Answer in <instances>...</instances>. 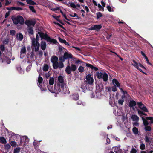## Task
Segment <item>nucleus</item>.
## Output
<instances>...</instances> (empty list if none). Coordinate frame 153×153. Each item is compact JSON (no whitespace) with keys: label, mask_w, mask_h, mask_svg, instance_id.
<instances>
[{"label":"nucleus","mask_w":153,"mask_h":153,"mask_svg":"<svg viewBox=\"0 0 153 153\" xmlns=\"http://www.w3.org/2000/svg\"><path fill=\"white\" fill-rule=\"evenodd\" d=\"M86 80L84 81V82L87 84L88 85H91L94 82V79L91 76V75L90 74H88L86 76Z\"/></svg>","instance_id":"10"},{"label":"nucleus","mask_w":153,"mask_h":153,"mask_svg":"<svg viewBox=\"0 0 153 153\" xmlns=\"http://www.w3.org/2000/svg\"><path fill=\"white\" fill-rule=\"evenodd\" d=\"M20 150V148L19 147L16 148L14 150L13 153H18Z\"/></svg>","instance_id":"45"},{"label":"nucleus","mask_w":153,"mask_h":153,"mask_svg":"<svg viewBox=\"0 0 153 153\" xmlns=\"http://www.w3.org/2000/svg\"><path fill=\"white\" fill-rule=\"evenodd\" d=\"M102 27V26L101 25H95L91 26L88 29L90 30H96L97 31H98Z\"/></svg>","instance_id":"14"},{"label":"nucleus","mask_w":153,"mask_h":153,"mask_svg":"<svg viewBox=\"0 0 153 153\" xmlns=\"http://www.w3.org/2000/svg\"><path fill=\"white\" fill-rule=\"evenodd\" d=\"M23 35L20 33H19L16 34V39L20 41H22L23 38Z\"/></svg>","instance_id":"19"},{"label":"nucleus","mask_w":153,"mask_h":153,"mask_svg":"<svg viewBox=\"0 0 153 153\" xmlns=\"http://www.w3.org/2000/svg\"><path fill=\"white\" fill-rule=\"evenodd\" d=\"M62 3L63 4L67 5V6L69 7V4L67 3V1L65 0H64Z\"/></svg>","instance_id":"57"},{"label":"nucleus","mask_w":153,"mask_h":153,"mask_svg":"<svg viewBox=\"0 0 153 153\" xmlns=\"http://www.w3.org/2000/svg\"><path fill=\"white\" fill-rule=\"evenodd\" d=\"M40 143L37 141H34L33 143V145L35 149H37L39 148V146L40 145Z\"/></svg>","instance_id":"26"},{"label":"nucleus","mask_w":153,"mask_h":153,"mask_svg":"<svg viewBox=\"0 0 153 153\" xmlns=\"http://www.w3.org/2000/svg\"><path fill=\"white\" fill-rule=\"evenodd\" d=\"M37 82L38 83V86L41 88V90L42 91H45L46 90V88H45V89L42 88V83L43 82V78L41 76L40 74H39V76L38 77Z\"/></svg>","instance_id":"12"},{"label":"nucleus","mask_w":153,"mask_h":153,"mask_svg":"<svg viewBox=\"0 0 153 153\" xmlns=\"http://www.w3.org/2000/svg\"><path fill=\"white\" fill-rule=\"evenodd\" d=\"M151 127L149 126H145V129L146 131H150L151 130Z\"/></svg>","instance_id":"42"},{"label":"nucleus","mask_w":153,"mask_h":153,"mask_svg":"<svg viewBox=\"0 0 153 153\" xmlns=\"http://www.w3.org/2000/svg\"><path fill=\"white\" fill-rule=\"evenodd\" d=\"M0 50L2 51H4L5 50V47L3 45H1L0 46Z\"/></svg>","instance_id":"55"},{"label":"nucleus","mask_w":153,"mask_h":153,"mask_svg":"<svg viewBox=\"0 0 153 153\" xmlns=\"http://www.w3.org/2000/svg\"><path fill=\"white\" fill-rule=\"evenodd\" d=\"M145 58L147 61V64L151 65H152V64L149 62L148 57L146 56L145 57Z\"/></svg>","instance_id":"58"},{"label":"nucleus","mask_w":153,"mask_h":153,"mask_svg":"<svg viewBox=\"0 0 153 153\" xmlns=\"http://www.w3.org/2000/svg\"><path fill=\"white\" fill-rule=\"evenodd\" d=\"M152 139L150 137H149L147 135L146 136L145 139V140L146 143L147 144H150L151 142V140Z\"/></svg>","instance_id":"20"},{"label":"nucleus","mask_w":153,"mask_h":153,"mask_svg":"<svg viewBox=\"0 0 153 153\" xmlns=\"http://www.w3.org/2000/svg\"><path fill=\"white\" fill-rule=\"evenodd\" d=\"M97 19H99L102 16V15L100 12H98L96 13Z\"/></svg>","instance_id":"38"},{"label":"nucleus","mask_w":153,"mask_h":153,"mask_svg":"<svg viewBox=\"0 0 153 153\" xmlns=\"http://www.w3.org/2000/svg\"><path fill=\"white\" fill-rule=\"evenodd\" d=\"M63 56L65 59L73 58V55L70 53H68L67 52H66L64 53Z\"/></svg>","instance_id":"16"},{"label":"nucleus","mask_w":153,"mask_h":153,"mask_svg":"<svg viewBox=\"0 0 153 153\" xmlns=\"http://www.w3.org/2000/svg\"><path fill=\"white\" fill-rule=\"evenodd\" d=\"M77 69V67L75 65L72 64L70 65L69 64H68L65 68V71L68 74H70L72 71H75Z\"/></svg>","instance_id":"5"},{"label":"nucleus","mask_w":153,"mask_h":153,"mask_svg":"<svg viewBox=\"0 0 153 153\" xmlns=\"http://www.w3.org/2000/svg\"><path fill=\"white\" fill-rule=\"evenodd\" d=\"M10 146L9 144H7L5 146L6 149L8 150L10 148Z\"/></svg>","instance_id":"53"},{"label":"nucleus","mask_w":153,"mask_h":153,"mask_svg":"<svg viewBox=\"0 0 153 153\" xmlns=\"http://www.w3.org/2000/svg\"><path fill=\"white\" fill-rule=\"evenodd\" d=\"M52 10H53V11H55L57 10H59L60 11V10L61 9H60V8L59 7H57L56 8H53L52 9Z\"/></svg>","instance_id":"56"},{"label":"nucleus","mask_w":153,"mask_h":153,"mask_svg":"<svg viewBox=\"0 0 153 153\" xmlns=\"http://www.w3.org/2000/svg\"><path fill=\"white\" fill-rule=\"evenodd\" d=\"M26 47L25 46L22 47L20 51V55H22L23 54H25L26 53Z\"/></svg>","instance_id":"28"},{"label":"nucleus","mask_w":153,"mask_h":153,"mask_svg":"<svg viewBox=\"0 0 153 153\" xmlns=\"http://www.w3.org/2000/svg\"><path fill=\"white\" fill-rule=\"evenodd\" d=\"M0 142L2 144H5L6 143L7 141L6 140L4 137H0Z\"/></svg>","instance_id":"33"},{"label":"nucleus","mask_w":153,"mask_h":153,"mask_svg":"<svg viewBox=\"0 0 153 153\" xmlns=\"http://www.w3.org/2000/svg\"><path fill=\"white\" fill-rule=\"evenodd\" d=\"M10 143L11 146L13 147H15L16 146V143L14 141H11Z\"/></svg>","instance_id":"43"},{"label":"nucleus","mask_w":153,"mask_h":153,"mask_svg":"<svg viewBox=\"0 0 153 153\" xmlns=\"http://www.w3.org/2000/svg\"><path fill=\"white\" fill-rule=\"evenodd\" d=\"M39 57H41L43 55V52L42 51H40L38 53Z\"/></svg>","instance_id":"62"},{"label":"nucleus","mask_w":153,"mask_h":153,"mask_svg":"<svg viewBox=\"0 0 153 153\" xmlns=\"http://www.w3.org/2000/svg\"><path fill=\"white\" fill-rule=\"evenodd\" d=\"M36 39L35 38H32L31 39V45L32 51L34 49L35 52H37L39 49L40 44L38 40L39 39V38L38 35L36 34Z\"/></svg>","instance_id":"2"},{"label":"nucleus","mask_w":153,"mask_h":153,"mask_svg":"<svg viewBox=\"0 0 153 153\" xmlns=\"http://www.w3.org/2000/svg\"><path fill=\"white\" fill-rule=\"evenodd\" d=\"M137 105L138 106V108L142 111L145 112H148L149 111L147 108L145 106V105L141 102H138Z\"/></svg>","instance_id":"11"},{"label":"nucleus","mask_w":153,"mask_h":153,"mask_svg":"<svg viewBox=\"0 0 153 153\" xmlns=\"http://www.w3.org/2000/svg\"><path fill=\"white\" fill-rule=\"evenodd\" d=\"M138 122L136 121L133 123V125L135 126L138 127L139 126V123Z\"/></svg>","instance_id":"59"},{"label":"nucleus","mask_w":153,"mask_h":153,"mask_svg":"<svg viewBox=\"0 0 153 153\" xmlns=\"http://www.w3.org/2000/svg\"><path fill=\"white\" fill-rule=\"evenodd\" d=\"M51 61L53 64V68L55 69H57L59 66V63L58 62V58L56 56L53 55L51 57Z\"/></svg>","instance_id":"7"},{"label":"nucleus","mask_w":153,"mask_h":153,"mask_svg":"<svg viewBox=\"0 0 153 153\" xmlns=\"http://www.w3.org/2000/svg\"><path fill=\"white\" fill-rule=\"evenodd\" d=\"M28 34L29 35H33L34 33V31L33 27H30L27 30Z\"/></svg>","instance_id":"30"},{"label":"nucleus","mask_w":153,"mask_h":153,"mask_svg":"<svg viewBox=\"0 0 153 153\" xmlns=\"http://www.w3.org/2000/svg\"><path fill=\"white\" fill-rule=\"evenodd\" d=\"M107 8L109 12L113 11V10H111V8L110 6H108L107 7Z\"/></svg>","instance_id":"61"},{"label":"nucleus","mask_w":153,"mask_h":153,"mask_svg":"<svg viewBox=\"0 0 153 153\" xmlns=\"http://www.w3.org/2000/svg\"><path fill=\"white\" fill-rule=\"evenodd\" d=\"M72 98L73 100H79V97L78 94H73L72 96Z\"/></svg>","instance_id":"22"},{"label":"nucleus","mask_w":153,"mask_h":153,"mask_svg":"<svg viewBox=\"0 0 153 153\" xmlns=\"http://www.w3.org/2000/svg\"><path fill=\"white\" fill-rule=\"evenodd\" d=\"M58 82L57 83L56 88L57 90L59 91L60 89V86L63 87L64 85H65V83L64 82V80L63 77L61 75H60L58 77Z\"/></svg>","instance_id":"8"},{"label":"nucleus","mask_w":153,"mask_h":153,"mask_svg":"<svg viewBox=\"0 0 153 153\" xmlns=\"http://www.w3.org/2000/svg\"><path fill=\"white\" fill-rule=\"evenodd\" d=\"M10 34L13 36H14L15 34L16 31L14 30H12L10 31Z\"/></svg>","instance_id":"46"},{"label":"nucleus","mask_w":153,"mask_h":153,"mask_svg":"<svg viewBox=\"0 0 153 153\" xmlns=\"http://www.w3.org/2000/svg\"><path fill=\"white\" fill-rule=\"evenodd\" d=\"M140 148L142 150H143L145 149V146L144 143L141 144L140 146Z\"/></svg>","instance_id":"47"},{"label":"nucleus","mask_w":153,"mask_h":153,"mask_svg":"<svg viewBox=\"0 0 153 153\" xmlns=\"http://www.w3.org/2000/svg\"><path fill=\"white\" fill-rule=\"evenodd\" d=\"M112 91L113 92H115L117 91V89L116 85H114L112 87Z\"/></svg>","instance_id":"50"},{"label":"nucleus","mask_w":153,"mask_h":153,"mask_svg":"<svg viewBox=\"0 0 153 153\" xmlns=\"http://www.w3.org/2000/svg\"><path fill=\"white\" fill-rule=\"evenodd\" d=\"M142 119L143 120V123L145 126H148L149 123L148 121L147 120V119L146 120L144 117H142Z\"/></svg>","instance_id":"32"},{"label":"nucleus","mask_w":153,"mask_h":153,"mask_svg":"<svg viewBox=\"0 0 153 153\" xmlns=\"http://www.w3.org/2000/svg\"><path fill=\"white\" fill-rule=\"evenodd\" d=\"M131 118L133 121L138 122L139 120V117L136 115L133 114L131 116Z\"/></svg>","instance_id":"24"},{"label":"nucleus","mask_w":153,"mask_h":153,"mask_svg":"<svg viewBox=\"0 0 153 153\" xmlns=\"http://www.w3.org/2000/svg\"><path fill=\"white\" fill-rule=\"evenodd\" d=\"M11 2H9L8 0H6V3H5V5L7 6L10 4Z\"/></svg>","instance_id":"63"},{"label":"nucleus","mask_w":153,"mask_h":153,"mask_svg":"<svg viewBox=\"0 0 153 153\" xmlns=\"http://www.w3.org/2000/svg\"><path fill=\"white\" fill-rule=\"evenodd\" d=\"M147 120H150L151 123H153V117H146Z\"/></svg>","instance_id":"37"},{"label":"nucleus","mask_w":153,"mask_h":153,"mask_svg":"<svg viewBox=\"0 0 153 153\" xmlns=\"http://www.w3.org/2000/svg\"><path fill=\"white\" fill-rule=\"evenodd\" d=\"M54 78L53 77H50L49 80V84L48 85V82L47 81V86L49 91L52 93H55L56 85H55L54 87H53V85L54 82Z\"/></svg>","instance_id":"3"},{"label":"nucleus","mask_w":153,"mask_h":153,"mask_svg":"<svg viewBox=\"0 0 153 153\" xmlns=\"http://www.w3.org/2000/svg\"><path fill=\"white\" fill-rule=\"evenodd\" d=\"M138 114L139 115L142 117L143 115H144L145 116H147V114H146L144 113L145 112L140 110L139 109H137Z\"/></svg>","instance_id":"27"},{"label":"nucleus","mask_w":153,"mask_h":153,"mask_svg":"<svg viewBox=\"0 0 153 153\" xmlns=\"http://www.w3.org/2000/svg\"><path fill=\"white\" fill-rule=\"evenodd\" d=\"M136 102L134 100H130L129 102V107L131 108L135 106L136 105Z\"/></svg>","instance_id":"25"},{"label":"nucleus","mask_w":153,"mask_h":153,"mask_svg":"<svg viewBox=\"0 0 153 153\" xmlns=\"http://www.w3.org/2000/svg\"><path fill=\"white\" fill-rule=\"evenodd\" d=\"M59 40V42L61 43H64L65 40V39H63L60 37L58 38Z\"/></svg>","instance_id":"51"},{"label":"nucleus","mask_w":153,"mask_h":153,"mask_svg":"<svg viewBox=\"0 0 153 153\" xmlns=\"http://www.w3.org/2000/svg\"><path fill=\"white\" fill-rule=\"evenodd\" d=\"M132 131L133 133L135 134H137L138 133V129L136 127H134L133 128Z\"/></svg>","instance_id":"36"},{"label":"nucleus","mask_w":153,"mask_h":153,"mask_svg":"<svg viewBox=\"0 0 153 153\" xmlns=\"http://www.w3.org/2000/svg\"><path fill=\"white\" fill-rule=\"evenodd\" d=\"M10 11H8V12L6 13L5 15V18L9 16L10 15Z\"/></svg>","instance_id":"60"},{"label":"nucleus","mask_w":153,"mask_h":153,"mask_svg":"<svg viewBox=\"0 0 153 153\" xmlns=\"http://www.w3.org/2000/svg\"><path fill=\"white\" fill-rule=\"evenodd\" d=\"M11 19L13 23L15 25L19 24L23 25L24 24V19L20 15H18L16 16H13Z\"/></svg>","instance_id":"4"},{"label":"nucleus","mask_w":153,"mask_h":153,"mask_svg":"<svg viewBox=\"0 0 153 153\" xmlns=\"http://www.w3.org/2000/svg\"><path fill=\"white\" fill-rule=\"evenodd\" d=\"M133 62L135 64H132V65L135 67L136 68L138 66V63L134 60H133Z\"/></svg>","instance_id":"49"},{"label":"nucleus","mask_w":153,"mask_h":153,"mask_svg":"<svg viewBox=\"0 0 153 153\" xmlns=\"http://www.w3.org/2000/svg\"><path fill=\"white\" fill-rule=\"evenodd\" d=\"M124 100L123 99H120L118 101V103L119 104H120L121 105H122L123 104V103L124 102Z\"/></svg>","instance_id":"48"},{"label":"nucleus","mask_w":153,"mask_h":153,"mask_svg":"<svg viewBox=\"0 0 153 153\" xmlns=\"http://www.w3.org/2000/svg\"><path fill=\"white\" fill-rule=\"evenodd\" d=\"M85 64L86 65V66L87 67H89L92 69H93V66L92 65L88 63H85Z\"/></svg>","instance_id":"44"},{"label":"nucleus","mask_w":153,"mask_h":153,"mask_svg":"<svg viewBox=\"0 0 153 153\" xmlns=\"http://www.w3.org/2000/svg\"><path fill=\"white\" fill-rule=\"evenodd\" d=\"M136 152L137 151L134 148L132 149V151H131V153H136Z\"/></svg>","instance_id":"64"},{"label":"nucleus","mask_w":153,"mask_h":153,"mask_svg":"<svg viewBox=\"0 0 153 153\" xmlns=\"http://www.w3.org/2000/svg\"><path fill=\"white\" fill-rule=\"evenodd\" d=\"M60 12L62 14V15L64 17L65 19L66 20L67 18L66 15V14H65L64 13H63L62 11V10H60Z\"/></svg>","instance_id":"52"},{"label":"nucleus","mask_w":153,"mask_h":153,"mask_svg":"<svg viewBox=\"0 0 153 153\" xmlns=\"http://www.w3.org/2000/svg\"><path fill=\"white\" fill-rule=\"evenodd\" d=\"M27 3L29 4L35 5L36 4V3L32 0H26Z\"/></svg>","instance_id":"29"},{"label":"nucleus","mask_w":153,"mask_h":153,"mask_svg":"<svg viewBox=\"0 0 153 153\" xmlns=\"http://www.w3.org/2000/svg\"><path fill=\"white\" fill-rule=\"evenodd\" d=\"M36 23V21L35 20H26L25 24L28 26L29 27L31 25L34 26Z\"/></svg>","instance_id":"15"},{"label":"nucleus","mask_w":153,"mask_h":153,"mask_svg":"<svg viewBox=\"0 0 153 153\" xmlns=\"http://www.w3.org/2000/svg\"><path fill=\"white\" fill-rule=\"evenodd\" d=\"M69 7L70 6L71 7H73L74 8H76V4L74 3L71 2H69Z\"/></svg>","instance_id":"35"},{"label":"nucleus","mask_w":153,"mask_h":153,"mask_svg":"<svg viewBox=\"0 0 153 153\" xmlns=\"http://www.w3.org/2000/svg\"><path fill=\"white\" fill-rule=\"evenodd\" d=\"M70 16L72 17H76V19H79V17L78 16H77V14L75 13H74V14L73 15H72L71 14H70L69 15Z\"/></svg>","instance_id":"41"},{"label":"nucleus","mask_w":153,"mask_h":153,"mask_svg":"<svg viewBox=\"0 0 153 153\" xmlns=\"http://www.w3.org/2000/svg\"><path fill=\"white\" fill-rule=\"evenodd\" d=\"M41 48L43 50H45L46 48V43L45 41H42L41 44Z\"/></svg>","instance_id":"21"},{"label":"nucleus","mask_w":153,"mask_h":153,"mask_svg":"<svg viewBox=\"0 0 153 153\" xmlns=\"http://www.w3.org/2000/svg\"><path fill=\"white\" fill-rule=\"evenodd\" d=\"M96 76L97 78L99 79H102L105 82H106L108 80V76L107 74L105 72L102 73L101 72H98L96 74Z\"/></svg>","instance_id":"9"},{"label":"nucleus","mask_w":153,"mask_h":153,"mask_svg":"<svg viewBox=\"0 0 153 153\" xmlns=\"http://www.w3.org/2000/svg\"><path fill=\"white\" fill-rule=\"evenodd\" d=\"M52 16L57 21V20L59 19V18L61 17V16L60 15H59L56 16L53 15Z\"/></svg>","instance_id":"54"},{"label":"nucleus","mask_w":153,"mask_h":153,"mask_svg":"<svg viewBox=\"0 0 153 153\" xmlns=\"http://www.w3.org/2000/svg\"><path fill=\"white\" fill-rule=\"evenodd\" d=\"M7 9L8 10H16L17 11L22 10V8L17 7H7Z\"/></svg>","instance_id":"18"},{"label":"nucleus","mask_w":153,"mask_h":153,"mask_svg":"<svg viewBox=\"0 0 153 153\" xmlns=\"http://www.w3.org/2000/svg\"><path fill=\"white\" fill-rule=\"evenodd\" d=\"M78 70L79 72L82 73L84 71V68L82 66H80L78 68Z\"/></svg>","instance_id":"39"},{"label":"nucleus","mask_w":153,"mask_h":153,"mask_svg":"<svg viewBox=\"0 0 153 153\" xmlns=\"http://www.w3.org/2000/svg\"><path fill=\"white\" fill-rule=\"evenodd\" d=\"M49 69V66L48 65L45 64L43 67V70L44 71L46 72L48 71Z\"/></svg>","instance_id":"31"},{"label":"nucleus","mask_w":153,"mask_h":153,"mask_svg":"<svg viewBox=\"0 0 153 153\" xmlns=\"http://www.w3.org/2000/svg\"><path fill=\"white\" fill-rule=\"evenodd\" d=\"M59 60L60 61L58 62V68L59 69H61L64 67V64L63 62H64L66 59L64 58V57L63 56H61L59 57Z\"/></svg>","instance_id":"13"},{"label":"nucleus","mask_w":153,"mask_h":153,"mask_svg":"<svg viewBox=\"0 0 153 153\" xmlns=\"http://www.w3.org/2000/svg\"><path fill=\"white\" fill-rule=\"evenodd\" d=\"M65 85H64L63 87L60 86V90L58 91L57 90L56 88L55 92L56 94H58L59 92H61L62 94H69L70 93V91L68 88L65 86Z\"/></svg>","instance_id":"6"},{"label":"nucleus","mask_w":153,"mask_h":153,"mask_svg":"<svg viewBox=\"0 0 153 153\" xmlns=\"http://www.w3.org/2000/svg\"><path fill=\"white\" fill-rule=\"evenodd\" d=\"M87 85L84 82L81 84L80 88L83 92H85L87 90Z\"/></svg>","instance_id":"17"},{"label":"nucleus","mask_w":153,"mask_h":153,"mask_svg":"<svg viewBox=\"0 0 153 153\" xmlns=\"http://www.w3.org/2000/svg\"><path fill=\"white\" fill-rule=\"evenodd\" d=\"M29 8L30 9V10H31L32 12L36 13V10L34 9V7L33 6H29Z\"/></svg>","instance_id":"40"},{"label":"nucleus","mask_w":153,"mask_h":153,"mask_svg":"<svg viewBox=\"0 0 153 153\" xmlns=\"http://www.w3.org/2000/svg\"><path fill=\"white\" fill-rule=\"evenodd\" d=\"M75 64H78L79 63H83V64H82L83 65H85V63H86V62H83L81 60H80L79 59H78V60H76L75 61Z\"/></svg>","instance_id":"34"},{"label":"nucleus","mask_w":153,"mask_h":153,"mask_svg":"<svg viewBox=\"0 0 153 153\" xmlns=\"http://www.w3.org/2000/svg\"><path fill=\"white\" fill-rule=\"evenodd\" d=\"M38 34L42 39H44L45 40H46L47 42L49 43L50 44L53 43L54 44H57L58 43L56 39L51 38L47 34H45L43 33L39 32H38Z\"/></svg>","instance_id":"1"},{"label":"nucleus","mask_w":153,"mask_h":153,"mask_svg":"<svg viewBox=\"0 0 153 153\" xmlns=\"http://www.w3.org/2000/svg\"><path fill=\"white\" fill-rule=\"evenodd\" d=\"M112 82L114 85L117 86L118 87H120V84L117 79H114L112 80Z\"/></svg>","instance_id":"23"}]
</instances>
